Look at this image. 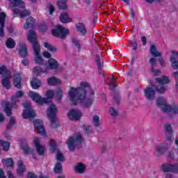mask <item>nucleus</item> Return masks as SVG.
I'll use <instances>...</instances> for the list:
<instances>
[{
  "label": "nucleus",
  "mask_w": 178,
  "mask_h": 178,
  "mask_svg": "<svg viewBox=\"0 0 178 178\" xmlns=\"http://www.w3.org/2000/svg\"><path fill=\"white\" fill-rule=\"evenodd\" d=\"M86 88H90V83L86 81L80 83V88L70 87L68 90V97L73 105H81L83 108H90L94 103L95 92L90 89L88 92Z\"/></svg>",
  "instance_id": "f257e3e1"
},
{
  "label": "nucleus",
  "mask_w": 178,
  "mask_h": 178,
  "mask_svg": "<svg viewBox=\"0 0 178 178\" xmlns=\"http://www.w3.org/2000/svg\"><path fill=\"white\" fill-rule=\"evenodd\" d=\"M45 95L47 98L42 97L38 93L31 91L29 92V98H31L33 102L38 104V105H44V104H49V108L47 109V118L50 119L51 122V127L55 129L59 126V121L56 118V113H58V108L55 106V104L52 103V98L55 97V92L53 90H49L46 92Z\"/></svg>",
  "instance_id": "f03ea898"
},
{
  "label": "nucleus",
  "mask_w": 178,
  "mask_h": 178,
  "mask_svg": "<svg viewBox=\"0 0 178 178\" xmlns=\"http://www.w3.org/2000/svg\"><path fill=\"white\" fill-rule=\"evenodd\" d=\"M27 40L29 42L33 44L34 60L38 65H44V58L40 55L41 52V47L37 41V34L33 30L29 31L27 35Z\"/></svg>",
  "instance_id": "7ed1b4c3"
},
{
  "label": "nucleus",
  "mask_w": 178,
  "mask_h": 178,
  "mask_svg": "<svg viewBox=\"0 0 178 178\" xmlns=\"http://www.w3.org/2000/svg\"><path fill=\"white\" fill-rule=\"evenodd\" d=\"M23 95H24V92L18 90L15 95L12 96L11 104L7 101H4L1 103V108H3V111L6 112L7 116H10V115H12V109L17 106L16 103L20 101V98H22Z\"/></svg>",
  "instance_id": "20e7f679"
},
{
  "label": "nucleus",
  "mask_w": 178,
  "mask_h": 178,
  "mask_svg": "<svg viewBox=\"0 0 178 178\" xmlns=\"http://www.w3.org/2000/svg\"><path fill=\"white\" fill-rule=\"evenodd\" d=\"M9 1V8H10L14 15H19L21 17H26L30 15L26 8H24V3L20 0H7Z\"/></svg>",
  "instance_id": "39448f33"
},
{
  "label": "nucleus",
  "mask_w": 178,
  "mask_h": 178,
  "mask_svg": "<svg viewBox=\"0 0 178 178\" xmlns=\"http://www.w3.org/2000/svg\"><path fill=\"white\" fill-rule=\"evenodd\" d=\"M58 67H59V63H58V60L54 58H49L47 62V68L44 70L40 67H35L33 70V75L38 76L40 73H47L48 69L55 70L58 69Z\"/></svg>",
  "instance_id": "423d86ee"
},
{
  "label": "nucleus",
  "mask_w": 178,
  "mask_h": 178,
  "mask_svg": "<svg viewBox=\"0 0 178 178\" xmlns=\"http://www.w3.org/2000/svg\"><path fill=\"white\" fill-rule=\"evenodd\" d=\"M156 104L161 111H163V112H170L172 115H177L178 113V106H174L170 107L169 105H168L166 100H165L163 97H159L156 100Z\"/></svg>",
  "instance_id": "0eeeda50"
},
{
  "label": "nucleus",
  "mask_w": 178,
  "mask_h": 178,
  "mask_svg": "<svg viewBox=\"0 0 178 178\" xmlns=\"http://www.w3.org/2000/svg\"><path fill=\"white\" fill-rule=\"evenodd\" d=\"M82 141H84V139L80 133L75 134L73 137L69 138L67 144L70 151H74V146L81 144Z\"/></svg>",
  "instance_id": "6e6552de"
},
{
  "label": "nucleus",
  "mask_w": 178,
  "mask_h": 178,
  "mask_svg": "<svg viewBox=\"0 0 178 178\" xmlns=\"http://www.w3.org/2000/svg\"><path fill=\"white\" fill-rule=\"evenodd\" d=\"M156 81L159 84L156 86V90L158 92L162 94V92L166 91V86L165 85L170 83V79L167 76H163L160 78H156Z\"/></svg>",
  "instance_id": "1a4fd4ad"
},
{
  "label": "nucleus",
  "mask_w": 178,
  "mask_h": 178,
  "mask_svg": "<svg viewBox=\"0 0 178 178\" xmlns=\"http://www.w3.org/2000/svg\"><path fill=\"white\" fill-rule=\"evenodd\" d=\"M0 74H3V80L2 85L3 86L9 90L10 88V82L9 81V79H10V75L8 73V70H6V67L5 65H1L0 67Z\"/></svg>",
  "instance_id": "9d476101"
},
{
  "label": "nucleus",
  "mask_w": 178,
  "mask_h": 178,
  "mask_svg": "<svg viewBox=\"0 0 178 178\" xmlns=\"http://www.w3.org/2000/svg\"><path fill=\"white\" fill-rule=\"evenodd\" d=\"M49 150L51 154H56L57 161L59 162H63V161H65V156H63L62 152H60L59 149H58V146L56 145L55 141L52 140L50 142Z\"/></svg>",
  "instance_id": "9b49d317"
},
{
  "label": "nucleus",
  "mask_w": 178,
  "mask_h": 178,
  "mask_svg": "<svg viewBox=\"0 0 178 178\" xmlns=\"http://www.w3.org/2000/svg\"><path fill=\"white\" fill-rule=\"evenodd\" d=\"M51 34L54 37L65 38L66 35H69V29H67L62 26H58L54 29L51 30Z\"/></svg>",
  "instance_id": "f8f14e48"
},
{
  "label": "nucleus",
  "mask_w": 178,
  "mask_h": 178,
  "mask_svg": "<svg viewBox=\"0 0 178 178\" xmlns=\"http://www.w3.org/2000/svg\"><path fill=\"white\" fill-rule=\"evenodd\" d=\"M24 110L22 113L24 119H31L35 117V112L31 108V105L29 103H24Z\"/></svg>",
  "instance_id": "ddd939ff"
},
{
  "label": "nucleus",
  "mask_w": 178,
  "mask_h": 178,
  "mask_svg": "<svg viewBox=\"0 0 178 178\" xmlns=\"http://www.w3.org/2000/svg\"><path fill=\"white\" fill-rule=\"evenodd\" d=\"M32 144H34L37 152L39 155H44L45 154L46 147L44 145L40 144V138L35 137L33 138Z\"/></svg>",
  "instance_id": "4468645a"
},
{
  "label": "nucleus",
  "mask_w": 178,
  "mask_h": 178,
  "mask_svg": "<svg viewBox=\"0 0 178 178\" xmlns=\"http://www.w3.org/2000/svg\"><path fill=\"white\" fill-rule=\"evenodd\" d=\"M33 125L35 130H37V131H38V133H40L41 136H47V132L45 131V129L44 128V122H42V120H35L33 122Z\"/></svg>",
  "instance_id": "2eb2a0df"
},
{
  "label": "nucleus",
  "mask_w": 178,
  "mask_h": 178,
  "mask_svg": "<svg viewBox=\"0 0 178 178\" xmlns=\"http://www.w3.org/2000/svg\"><path fill=\"white\" fill-rule=\"evenodd\" d=\"M161 170L164 173H168L169 172H172V173H176V172H178V165L170 164V163L163 164L161 166Z\"/></svg>",
  "instance_id": "dca6fc26"
},
{
  "label": "nucleus",
  "mask_w": 178,
  "mask_h": 178,
  "mask_svg": "<svg viewBox=\"0 0 178 178\" xmlns=\"http://www.w3.org/2000/svg\"><path fill=\"white\" fill-rule=\"evenodd\" d=\"M83 116V113L79 109H72L68 114L67 117L71 120H80Z\"/></svg>",
  "instance_id": "f3484780"
},
{
  "label": "nucleus",
  "mask_w": 178,
  "mask_h": 178,
  "mask_svg": "<svg viewBox=\"0 0 178 178\" xmlns=\"http://www.w3.org/2000/svg\"><path fill=\"white\" fill-rule=\"evenodd\" d=\"M0 145L3 147V151H8L9 147H10V143L9 142L0 140ZM0 178H6V176H5V172H3V170H2V168H0Z\"/></svg>",
  "instance_id": "a211bd4d"
},
{
  "label": "nucleus",
  "mask_w": 178,
  "mask_h": 178,
  "mask_svg": "<svg viewBox=\"0 0 178 178\" xmlns=\"http://www.w3.org/2000/svg\"><path fill=\"white\" fill-rule=\"evenodd\" d=\"M3 166L8 170V169H13L15 168V162L12 158L3 159L1 161Z\"/></svg>",
  "instance_id": "6ab92c4d"
},
{
  "label": "nucleus",
  "mask_w": 178,
  "mask_h": 178,
  "mask_svg": "<svg viewBox=\"0 0 178 178\" xmlns=\"http://www.w3.org/2000/svg\"><path fill=\"white\" fill-rule=\"evenodd\" d=\"M5 20H6V14L0 12V35L3 37V27H5Z\"/></svg>",
  "instance_id": "aec40b11"
},
{
  "label": "nucleus",
  "mask_w": 178,
  "mask_h": 178,
  "mask_svg": "<svg viewBox=\"0 0 178 178\" xmlns=\"http://www.w3.org/2000/svg\"><path fill=\"white\" fill-rule=\"evenodd\" d=\"M21 148L25 155H30V154L33 155L34 154V150L31 149L30 147H29V145L26 143V142L21 143Z\"/></svg>",
  "instance_id": "412c9836"
},
{
  "label": "nucleus",
  "mask_w": 178,
  "mask_h": 178,
  "mask_svg": "<svg viewBox=\"0 0 178 178\" xmlns=\"http://www.w3.org/2000/svg\"><path fill=\"white\" fill-rule=\"evenodd\" d=\"M144 92L145 97L147 99H154V97H155V90H154L152 88H147L146 89H145Z\"/></svg>",
  "instance_id": "4be33fe9"
},
{
  "label": "nucleus",
  "mask_w": 178,
  "mask_h": 178,
  "mask_svg": "<svg viewBox=\"0 0 178 178\" xmlns=\"http://www.w3.org/2000/svg\"><path fill=\"white\" fill-rule=\"evenodd\" d=\"M47 83L49 86H60L62 81L55 76H51L47 79Z\"/></svg>",
  "instance_id": "5701e85b"
},
{
  "label": "nucleus",
  "mask_w": 178,
  "mask_h": 178,
  "mask_svg": "<svg viewBox=\"0 0 178 178\" xmlns=\"http://www.w3.org/2000/svg\"><path fill=\"white\" fill-rule=\"evenodd\" d=\"M35 24V19L33 17H29L27 18L26 22L24 26V29L27 30V29H31Z\"/></svg>",
  "instance_id": "b1692460"
},
{
  "label": "nucleus",
  "mask_w": 178,
  "mask_h": 178,
  "mask_svg": "<svg viewBox=\"0 0 178 178\" xmlns=\"http://www.w3.org/2000/svg\"><path fill=\"white\" fill-rule=\"evenodd\" d=\"M13 84L16 88H22V78L19 74L15 75Z\"/></svg>",
  "instance_id": "393cba45"
},
{
  "label": "nucleus",
  "mask_w": 178,
  "mask_h": 178,
  "mask_svg": "<svg viewBox=\"0 0 178 178\" xmlns=\"http://www.w3.org/2000/svg\"><path fill=\"white\" fill-rule=\"evenodd\" d=\"M24 170H26V167L24 166V165H23V161H19L18 168L17 170V173L18 176L22 177V176H23V173L24 172Z\"/></svg>",
  "instance_id": "a878e982"
},
{
  "label": "nucleus",
  "mask_w": 178,
  "mask_h": 178,
  "mask_svg": "<svg viewBox=\"0 0 178 178\" xmlns=\"http://www.w3.org/2000/svg\"><path fill=\"white\" fill-rule=\"evenodd\" d=\"M76 27L78 33L81 35H84V34L87 33V29H86V26L83 25V24L78 23L76 24Z\"/></svg>",
  "instance_id": "bb28decb"
},
{
  "label": "nucleus",
  "mask_w": 178,
  "mask_h": 178,
  "mask_svg": "<svg viewBox=\"0 0 178 178\" xmlns=\"http://www.w3.org/2000/svg\"><path fill=\"white\" fill-rule=\"evenodd\" d=\"M54 94L56 97V100L58 102H60V101H62V98H63V90H62V88H57Z\"/></svg>",
  "instance_id": "cd10ccee"
},
{
  "label": "nucleus",
  "mask_w": 178,
  "mask_h": 178,
  "mask_svg": "<svg viewBox=\"0 0 178 178\" xmlns=\"http://www.w3.org/2000/svg\"><path fill=\"white\" fill-rule=\"evenodd\" d=\"M60 21L61 23H71L72 18L69 17L67 13H62L59 17Z\"/></svg>",
  "instance_id": "c85d7f7f"
},
{
  "label": "nucleus",
  "mask_w": 178,
  "mask_h": 178,
  "mask_svg": "<svg viewBox=\"0 0 178 178\" xmlns=\"http://www.w3.org/2000/svg\"><path fill=\"white\" fill-rule=\"evenodd\" d=\"M31 86L33 90H38L41 87V81L35 78L31 81Z\"/></svg>",
  "instance_id": "c756f323"
},
{
  "label": "nucleus",
  "mask_w": 178,
  "mask_h": 178,
  "mask_svg": "<svg viewBox=\"0 0 178 178\" xmlns=\"http://www.w3.org/2000/svg\"><path fill=\"white\" fill-rule=\"evenodd\" d=\"M166 149H168V146L166 145H157L155 147V152L156 154H165L166 152Z\"/></svg>",
  "instance_id": "7c9ffc66"
},
{
  "label": "nucleus",
  "mask_w": 178,
  "mask_h": 178,
  "mask_svg": "<svg viewBox=\"0 0 178 178\" xmlns=\"http://www.w3.org/2000/svg\"><path fill=\"white\" fill-rule=\"evenodd\" d=\"M75 172L77 173H84L86 172V165L82 163H79L75 166Z\"/></svg>",
  "instance_id": "2f4dec72"
},
{
  "label": "nucleus",
  "mask_w": 178,
  "mask_h": 178,
  "mask_svg": "<svg viewBox=\"0 0 178 178\" xmlns=\"http://www.w3.org/2000/svg\"><path fill=\"white\" fill-rule=\"evenodd\" d=\"M49 27H52V24L49 22H42L39 26V29L42 33H45L48 30Z\"/></svg>",
  "instance_id": "473e14b6"
},
{
  "label": "nucleus",
  "mask_w": 178,
  "mask_h": 178,
  "mask_svg": "<svg viewBox=\"0 0 178 178\" xmlns=\"http://www.w3.org/2000/svg\"><path fill=\"white\" fill-rule=\"evenodd\" d=\"M44 48H46V49H47L50 52H56V51H58V49L56 48V47L52 45L49 42H44Z\"/></svg>",
  "instance_id": "72a5a7b5"
},
{
  "label": "nucleus",
  "mask_w": 178,
  "mask_h": 178,
  "mask_svg": "<svg viewBox=\"0 0 178 178\" xmlns=\"http://www.w3.org/2000/svg\"><path fill=\"white\" fill-rule=\"evenodd\" d=\"M150 54L153 56H161V52L156 50V47H155L154 44H152L150 47Z\"/></svg>",
  "instance_id": "f704fd0d"
},
{
  "label": "nucleus",
  "mask_w": 178,
  "mask_h": 178,
  "mask_svg": "<svg viewBox=\"0 0 178 178\" xmlns=\"http://www.w3.org/2000/svg\"><path fill=\"white\" fill-rule=\"evenodd\" d=\"M19 55H21L22 58L27 56V47L26 45L24 44L19 48Z\"/></svg>",
  "instance_id": "c9c22d12"
},
{
  "label": "nucleus",
  "mask_w": 178,
  "mask_h": 178,
  "mask_svg": "<svg viewBox=\"0 0 178 178\" xmlns=\"http://www.w3.org/2000/svg\"><path fill=\"white\" fill-rule=\"evenodd\" d=\"M6 45L7 48L12 49V48H15L16 43L15 42V40H13V39L8 38L6 42Z\"/></svg>",
  "instance_id": "e433bc0d"
},
{
  "label": "nucleus",
  "mask_w": 178,
  "mask_h": 178,
  "mask_svg": "<svg viewBox=\"0 0 178 178\" xmlns=\"http://www.w3.org/2000/svg\"><path fill=\"white\" fill-rule=\"evenodd\" d=\"M170 61L171 62V66L172 69H175V70H178V59L175 60L173 58V56L170 57Z\"/></svg>",
  "instance_id": "4c0bfd02"
},
{
  "label": "nucleus",
  "mask_w": 178,
  "mask_h": 178,
  "mask_svg": "<svg viewBox=\"0 0 178 178\" xmlns=\"http://www.w3.org/2000/svg\"><path fill=\"white\" fill-rule=\"evenodd\" d=\"M67 0H60L58 2V6L59 8V9H67V6L66 5V1Z\"/></svg>",
  "instance_id": "58836bf2"
},
{
  "label": "nucleus",
  "mask_w": 178,
  "mask_h": 178,
  "mask_svg": "<svg viewBox=\"0 0 178 178\" xmlns=\"http://www.w3.org/2000/svg\"><path fill=\"white\" fill-rule=\"evenodd\" d=\"M62 165H60V163H57L54 167V172L59 175L60 173H62Z\"/></svg>",
  "instance_id": "ea45409f"
},
{
  "label": "nucleus",
  "mask_w": 178,
  "mask_h": 178,
  "mask_svg": "<svg viewBox=\"0 0 178 178\" xmlns=\"http://www.w3.org/2000/svg\"><path fill=\"white\" fill-rule=\"evenodd\" d=\"M93 123L95 126L98 127L99 126V116L98 115H94L92 118Z\"/></svg>",
  "instance_id": "a19ab883"
},
{
  "label": "nucleus",
  "mask_w": 178,
  "mask_h": 178,
  "mask_svg": "<svg viewBox=\"0 0 178 178\" xmlns=\"http://www.w3.org/2000/svg\"><path fill=\"white\" fill-rule=\"evenodd\" d=\"M47 9L49 11V15H53L54 12H55V8L51 4L47 5Z\"/></svg>",
  "instance_id": "79ce46f5"
},
{
  "label": "nucleus",
  "mask_w": 178,
  "mask_h": 178,
  "mask_svg": "<svg viewBox=\"0 0 178 178\" xmlns=\"http://www.w3.org/2000/svg\"><path fill=\"white\" fill-rule=\"evenodd\" d=\"M172 56L174 60H178L177 51H171L170 58H172Z\"/></svg>",
  "instance_id": "37998d69"
},
{
  "label": "nucleus",
  "mask_w": 178,
  "mask_h": 178,
  "mask_svg": "<svg viewBox=\"0 0 178 178\" xmlns=\"http://www.w3.org/2000/svg\"><path fill=\"white\" fill-rule=\"evenodd\" d=\"M109 112H110L111 116H113L114 118H116V116H118V111H116V109H115L113 108H111L109 109Z\"/></svg>",
  "instance_id": "c03bdc74"
},
{
  "label": "nucleus",
  "mask_w": 178,
  "mask_h": 178,
  "mask_svg": "<svg viewBox=\"0 0 178 178\" xmlns=\"http://www.w3.org/2000/svg\"><path fill=\"white\" fill-rule=\"evenodd\" d=\"M149 63L152 67L156 66V63H157L156 58H150L149 60Z\"/></svg>",
  "instance_id": "a18cd8bd"
},
{
  "label": "nucleus",
  "mask_w": 178,
  "mask_h": 178,
  "mask_svg": "<svg viewBox=\"0 0 178 178\" xmlns=\"http://www.w3.org/2000/svg\"><path fill=\"white\" fill-rule=\"evenodd\" d=\"M96 62L97 63V67L99 70H101L102 67V63L101 62V60H99V56H97L96 58Z\"/></svg>",
  "instance_id": "49530a36"
},
{
  "label": "nucleus",
  "mask_w": 178,
  "mask_h": 178,
  "mask_svg": "<svg viewBox=\"0 0 178 178\" xmlns=\"http://www.w3.org/2000/svg\"><path fill=\"white\" fill-rule=\"evenodd\" d=\"M42 56L44 58H47V59L51 58V57L52 56L51 53L48 52V51H44L42 53Z\"/></svg>",
  "instance_id": "de8ad7c7"
},
{
  "label": "nucleus",
  "mask_w": 178,
  "mask_h": 178,
  "mask_svg": "<svg viewBox=\"0 0 178 178\" xmlns=\"http://www.w3.org/2000/svg\"><path fill=\"white\" fill-rule=\"evenodd\" d=\"M72 42L78 49H80V41H79L77 39H74Z\"/></svg>",
  "instance_id": "09e8293b"
},
{
  "label": "nucleus",
  "mask_w": 178,
  "mask_h": 178,
  "mask_svg": "<svg viewBox=\"0 0 178 178\" xmlns=\"http://www.w3.org/2000/svg\"><path fill=\"white\" fill-rule=\"evenodd\" d=\"M165 130L168 133H171L172 132V127L170 124H165Z\"/></svg>",
  "instance_id": "8fccbe9b"
},
{
  "label": "nucleus",
  "mask_w": 178,
  "mask_h": 178,
  "mask_svg": "<svg viewBox=\"0 0 178 178\" xmlns=\"http://www.w3.org/2000/svg\"><path fill=\"white\" fill-rule=\"evenodd\" d=\"M15 119L11 117L10 118V123H9V125L7 127L8 129H10V126H13V124H15Z\"/></svg>",
  "instance_id": "3c124183"
},
{
  "label": "nucleus",
  "mask_w": 178,
  "mask_h": 178,
  "mask_svg": "<svg viewBox=\"0 0 178 178\" xmlns=\"http://www.w3.org/2000/svg\"><path fill=\"white\" fill-rule=\"evenodd\" d=\"M152 72L154 76H159L161 74V70L152 69Z\"/></svg>",
  "instance_id": "603ef678"
},
{
  "label": "nucleus",
  "mask_w": 178,
  "mask_h": 178,
  "mask_svg": "<svg viewBox=\"0 0 178 178\" xmlns=\"http://www.w3.org/2000/svg\"><path fill=\"white\" fill-rule=\"evenodd\" d=\"M6 172L8 178H15V175H13L12 171L7 170Z\"/></svg>",
  "instance_id": "864d4df0"
},
{
  "label": "nucleus",
  "mask_w": 178,
  "mask_h": 178,
  "mask_svg": "<svg viewBox=\"0 0 178 178\" xmlns=\"http://www.w3.org/2000/svg\"><path fill=\"white\" fill-rule=\"evenodd\" d=\"M83 130H85V131L88 134V133H90V131H91V129H90V126H87V125L83 126Z\"/></svg>",
  "instance_id": "5fc2aeb1"
},
{
  "label": "nucleus",
  "mask_w": 178,
  "mask_h": 178,
  "mask_svg": "<svg viewBox=\"0 0 178 178\" xmlns=\"http://www.w3.org/2000/svg\"><path fill=\"white\" fill-rule=\"evenodd\" d=\"M168 158H170V159H175V153H173L172 152H170L168 154Z\"/></svg>",
  "instance_id": "6e6d98bb"
},
{
  "label": "nucleus",
  "mask_w": 178,
  "mask_h": 178,
  "mask_svg": "<svg viewBox=\"0 0 178 178\" xmlns=\"http://www.w3.org/2000/svg\"><path fill=\"white\" fill-rule=\"evenodd\" d=\"M27 178H37V177L33 173L29 172Z\"/></svg>",
  "instance_id": "4d7b16f0"
},
{
  "label": "nucleus",
  "mask_w": 178,
  "mask_h": 178,
  "mask_svg": "<svg viewBox=\"0 0 178 178\" xmlns=\"http://www.w3.org/2000/svg\"><path fill=\"white\" fill-rule=\"evenodd\" d=\"M172 77H174V79L176 80L178 79V71L172 73Z\"/></svg>",
  "instance_id": "13d9d810"
},
{
  "label": "nucleus",
  "mask_w": 178,
  "mask_h": 178,
  "mask_svg": "<svg viewBox=\"0 0 178 178\" xmlns=\"http://www.w3.org/2000/svg\"><path fill=\"white\" fill-rule=\"evenodd\" d=\"M141 40H142L143 44L145 45V44H147V38H145V36H143Z\"/></svg>",
  "instance_id": "bf43d9fd"
},
{
  "label": "nucleus",
  "mask_w": 178,
  "mask_h": 178,
  "mask_svg": "<svg viewBox=\"0 0 178 178\" xmlns=\"http://www.w3.org/2000/svg\"><path fill=\"white\" fill-rule=\"evenodd\" d=\"M22 65H24V66H27V65H29V60H24L22 61Z\"/></svg>",
  "instance_id": "052dcab7"
},
{
  "label": "nucleus",
  "mask_w": 178,
  "mask_h": 178,
  "mask_svg": "<svg viewBox=\"0 0 178 178\" xmlns=\"http://www.w3.org/2000/svg\"><path fill=\"white\" fill-rule=\"evenodd\" d=\"M159 62H160L161 66H163L165 65V60H163V58H159Z\"/></svg>",
  "instance_id": "680f3d73"
},
{
  "label": "nucleus",
  "mask_w": 178,
  "mask_h": 178,
  "mask_svg": "<svg viewBox=\"0 0 178 178\" xmlns=\"http://www.w3.org/2000/svg\"><path fill=\"white\" fill-rule=\"evenodd\" d=\"M3 120H5V117H3V115L0 113V122H3Z\"/></svg>",
  "instance_id": "e2e57ef3"
},
{
  "label": "nucleus",
  "mask_w": 178,
  "mask_h": 178,
  "mask_svg": "<svg viewBox=\"0 0 178 178\" xmlns=\"http://www.w3.org/2000/svg\"><path fill=\"white\" fill-rule=\"evenodd\" d=\"M146 1L149 3H152V2H155V1L159 2V1H161V0H146Z\"/></svg>",
  "instance_id": "0e129e2a"
},
{
  "label": "nucleus",
  "mask_w": 178,
  "mask_h": 178,
  "mask_svg": "<svg viewBox=\"0 0 178 178\" xmlns=\"http://www.w3.org/2000/svg\"><path fill=\"white\" fill-rule=\"evenodd\" d=\"M133 48L134 49V51H136L137 49V42H135V43L133 45Z\"/></svg>",
  "instance_id": "69168bd1"
},
{
  "label": "nucleus",
  "mask_w": 178,
  "mask_h": 178,
  "mask_svg": "<svg viewBox=\"0 0 178 178\" xmlns=\"http://www.w3.org/2000/svg\"><path fill=\"white\" fill-rule=\"evenodd\" d=\"M165 178H173V176H172L170 174H167Z\"/></svg>",
  "instance_id": "338daca9"
},
{
  "label": "nucleus",
  "mask_w": 178,
  "mask_h": 178,
  "mask_svg": "<svg viewBox=\"0 0 178 178\" xmlns=\"http://www.w3.org/2000/svg\"><path fill=\"white\" fill-rule=\"evenodd\" d=\"M124 3H126L127 5H129V3L130 2V0H122Z\"/></svg>",
  "instance_id": "774afa93"
}]
</instances>
